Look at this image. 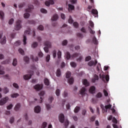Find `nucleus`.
<instances>
[{
	"label": "nucleus",
	"instance_id": "obj_1",
	"mask_svg": "<svg viewBox=\"0 0 128 128\" xmlns=\"http://www.w3.org/2000/svg\"><path fill=\"white\" fill-rule=\"evenodd\" d=\"M66 60H70V58H78V56H79V58H77V62H82V54L80 53H74L70 56V52H66Z\"/></svg>",
	"mask_w": 128,
	"mask_h": 128
},
{
	"label": "nucleus",
	"instance_id": "obj_2",
	"mask_svg": "<svg viewBox=\"0 0 128 128\" xmlns=\"http://www.w3.org/2000/svg\"><path fill=\"white\" fill-rule=\"evenodd\" d=\"M44 45L46 46L44 48L45 52H48V48H52V43L50 41H46L44 42Z\"/></svg>",
	"mask_w": 128,
	"mask_h": 128
},
{
	"label": "nucleus",
	"instance_id": "obj_3",
	"mask_svg": "<svg viewBox=\"0 0 128 128\" xmlns=\"http://www.w3.org/2000/svg\"><path fill=\"white\" fill-rule=\"evenodd\" d=\"M20 24H22V20H17V22H16V26H15L16 30H20V28H22V26Z\"/></svg>",
	"mask_w": 128,
	"mask_h": 128
},
{
	"label": "nucleus",
	"instance_id": "obj_4",
	"mask_svg": "<svg viewBox=\"0 0 128 128\" xmlns=\"http://www.w3.org/2000/svg\"><path fill=\"white\" fill-rule=\"evenodd\" d=\"M100 78H102V80L104 82H106V80L108 82V80H110V76L106 75L104 76V74H102V76H100Z\"/></svg>",
	"mask_w": 128,
	"mask_h": 128
},
{
	"label": "nucleus",
	"instance_id": "obj_5",
	"mask_svg": "<svg viewBox=\"0 0 128 128\" xmlns=\"http://www.w3.org/2000/svg\"><path fill=\"white\" fill-rule=\"evenodd\" d=\"M8 100V97L6 96L0 100V106H4V104H6V102Z\"/></svg>",
	"mask_w": 128,
	"mask_h": 128
},
{
	"label": "nucleus",
	"instance_id": "obj_6",
	"mask_svg": "<svg viewBox=\"0 0 128 128\" xmlns=\"http://www.w3.org/2000/svg\"><path fill=\"white\" fill-rule=\"evenodd\" d=\"M58 120L60 122L64 124V115L62 114H60L58 116Z\"/></svg>",
	"mask_w": 128,
	"mask_h": 128
},
{
	"label": "nucleus",
	"instance_id": "obj_7",
	"mask_svg": "<svg viewBox=\"0 0 128 128\" xmlns=\"http://www.w3.org/2000/svg\"><path fill=\"white\" fill-rule=\"evenodd\" d=\"M96 64H98V60H96L94 62V60H91L88 63V66H96Z\"/></svg>",
	"mask_w": 128,
	"mask_h": 128
},
{
	"label": "nucleus",
	"instance_id": "obj_8",
	"mask_svg": "<svg viewBox=\"0 0 128 128\" xmlns=\"http://www.w3.org/2000/svg\"><path fill=\"white\" fill-rule=\"evenodd\" d=\"M32 10H34V6L31 4H28V8L26 9L25 12H32Z\"/></svg>",
	"mask_w": 128,
	"mask_h": 128
},
{
	"label": "nucleus",
	"instance_id": "obj_9",
	"mask_svg": "<svg viewBox=\"0 0 128 128\" xmlns=\"http://www.w3.org/2000/svg\"><path fill=\"white\" fill-rule=\"evenodd\" d=\"M49 1H46L45 2V4L46 6H50V4H54V0H48Z\"/></svg>",
	"mask_w": 128,
	"mask_h": 128
},
{
	"label": "nucleus",
	"instance_id": "obj_10",
	"mask_svg": "<svg viewBox=\"0 0 128 128\" xmlns=\"http://www.w3.org/2000/svg\"><path fill=\"white\" fill-rule=\"evenodd\" d=\"M34 88L36 90H40L42 88V85L37 84L34 86Z\"/></svg>",
	"mask_w": 128,
	"mask_h": 128
},
{
	"label": "nucleus",
	"instance_id": "obj_11",
	"mask_svg": "<svg viewBox=\"0 0 128 128\" xmlns=\"http://www.w3.org/2000/svg\"><path fill=\"white\" fill-rule=\"evenodd\" d=\"M89 92L90 94H94L96 92V86H91L89 89Z\"/></svg>",
	"mask_w": 128,
	"mask_h": 128
},
{
	"label": "nucleus",
	"instance_id": "obj_12",
	"mask_svg": "<svg viewBox=\"0 0 128 128\" xmlns=\"http://www.w3.org/2000/svg\"><path fill=\"white\" fill-rule=\"evenodd\" d=\"M34 112L36 114H38L39 112H40V106H36L34 108Z\"/></svg>",
	"mask_w": 128,
	"mask_h": 128
},
{
	"label": "nucleus",
	"instance_id": "obj_13",
	"mask_svg": "<svg viewBox=\"0 0 128 128\" xmlns=\"http://www.w3.org/2000/svg\"><path fill=\"white\" fill-rule=\"evenodd\" d=\"M20 104L18 103L15 106L14 110L16 112H18V110H20Z\"/></svg>",
	"mask_w": 128,
	"mask_h": 128
},
{
	"label": "nucleus",
	"instance_id": "obj_14",
	"mask_svg": "<svg viewBox=\"0 0 128 128\" xmlns=\"http://www.w3.org/2000/svg\"><path fill=\"white\" fill-rule=\"evenodd\" d=\"M44 91H41L40 94H39V96L40 97V98L41 100L40 103L42 104V96H44Z\"/></svg>",
	"mask_w": 128,
	"mask_h": 128
},
{
	"label": "nucleus",
	"instance_id": "obj_15",
	"mask_svg": "<svg viewBox=\"0 0 128 128\" xmlns=\"http://www.w3.org/2000/svg\"><path fill=\"white\" fill-rule=\"evenodd\" d=\"M0 44H5L6 42V36L3 37V38L0 40Z\"/></svg>",
	"mask_w": 128,
	"mask_h": 128
},
{
	"label": "nucleus",
	"instance_id": "obj_16",
	"mask_svg": "<svg viewBox=\"0 0 128 128\" xmlns=\"http://www.w3.org/2000/svg\"><path fill=\"white\" fill-rule=\"evenodd\" d=\"M32 78V74H26L24 76V80H30V78Z\"/></svg>",
	"mask_w": 128,
	"mask_h": 128
},
{
	"label": "nucleus",
	"instance_id": "obj_17",
	"mask_svg": "<svg viewBox=\"0 0 128 128\" xmlns=\"http://www.w3.org/2000/svg\"><path fill=\"white\" fill-rule=\"evenodd\" d=\"M82 84L84 86H90V84L88 82V80L86 79L83 80Z\"/></svg>",
	"mask_w": 128,
	"mask_h": 128
},
{
	"label": "nucleus",
	"instance_id": "obj_18",
	"mask_svg": "<svg viewBox=\"0 0 128 128\" xmlns=\"http://www.w3.org/2000/svg\"><path fill=\"white\" fill-rule=\"evenodd\" d=\"M58 18V16L56 14H54L52 18V20H56Z\"/></svg>",
	"mask_w": 128,
	"mask_h": 128
},
{
	"label": "nucleus",
	"instance_id": "obj_19",
	"mask_svg": "<svg viewBox=\"0 0 128 128\" xmlns=\"http://www.w3.org/2000/svg\"><path fill=\"white\" fill-rule=\"evenodd\" d=\"M70 10H74V5L69 4L68 8V12H70Z\"/></svg>",
	"mask_w": 128,
	"mask_h": 128
},
{
	"label": "nucleus",
	"instance_id": "obj_20",
	"mask_svg": "<svg viewBox=\"0 0 128 128\" xmlns=\"http://www.w3.org/2000/svg\"><path fill=\"white\" fill-rule=\"evenodd\" d=\"M4 13L2 12V10H0V20H4Z\"/></svg>",
	"mask_w": 128,
	"mask_h": 128
},
{
	"label": "nucleus",
	"instance_id": "obj_21",
	"mask_svg": "<svg viewBox=\"0 0 128 128\" xmlns=\"http://www.w3.org/2000/svg\"><path fill=\"white\" fill-rule=\"evenodd\" d=\"M10 92V90L8 89V88L4 87V88L3 89V92L6 94H8Z\"/></svg>",
	"mask_w": 128,
	"mask_h": 128
},
{
	"label": "nucleus",
	"instance_id": "obj_22",
	"mask_svg": "<svg viewBox=\"0 0 128 128\" xmlns=\"http://www.w3.org/2000/svg\"><path fill=\"white\" fill-rule=\"evenodd\" d=\"M68 83L69 84H74V78H71L68 80Z\"/></svg>",
	"mask_w": 128,
	"mask_h": 128
},
{
	"label": "nucleus",
	"instance_id": "obj_23",
	"mask_svg": "<svg viewBox=\"0 0 128 128\" xmlns=\"http://www.w3.org/2000/svg\"><path fill=\"white\" fill-rule=\"evenodd\" d=\"M84 92H86V88H82L80 90V94L82 96H84Z\"/></svg>",
	"mask_w": 128,
	"mask_h": 128
},
{
	"label": "nucleus",
	"instance_id": "obj_24",
	"mask_svg": "<svg viewBox=\"0 0 128 128\" xmlns=\"http://www.w3.org/2000/svg\"><path fill=\"white\" fill-rule=\"evenodd\" d=\"M94 8V3H91V5H89L88 7V10H92V8Z\"/></svg>",
	"mask_w": 128,
	"mask_h": 128
},
{
	"label": "nucleus",
	"instance_id": "obj_25",
	"mask_svg": "<svg viewBox=\"0 0 128 128\" xmlns=\"http://www.w3.org/2000/svg\"><path fill=\"white\" fill-rule=\"evenodd\" d=\"M44 83L46 86H50V81L48 78H46L44 80Z\"/></svg>",
	"mask_w": 128,
	"mask_h": 128
},
{
	"label": "nucleus",
	"instance_id": "obj_26",
	"mask_svg": "<svg viewBox=\"0 0 128 128\" xmlns=\"http://www.w3.org/2000/svg\"><path fill=\"white\" fill-rule=\"evenodd\" d=\"M80 110V106H76L74 110V112H75L76 114Z\"/></svg>",
	"mask_w": 128,
	"mask_h": 128
},
{
	"label": "nucleus",
	"instance_id": "obj_27",
	"mask_svg": "<svg viewBox=\"0 0 128 128\" xmlns=\"http://www.w3.org/2000/svg\"><path fill=\"white\" fill-rule=\"evenodd\" d=\"M56 74V76H60V74H61L60 69L58 68L57 70Z\"/></svg>",
	"mask_w": 128,
	"mask_h": 128
},
{
	"label": "nucleus",
	"instance_id": "obj_28",
	"mask_svg": "<svg viewBox=\"0 0 128 128\" xmlns=\"http://www.w3.org/2000/svg\"><path fill=\"white\" fill-rule=\"evenodd\" d=\"M92 12L93 14H98V12L96 9H92Z\"/></svg>",
	"mask_w": 128,
	"mask_h": 128
},
{
	"label": "nucleus",
	"instance_id": "obj_29",
	"mask_svg": "<svg viewBox=\"0 0 128 128\" xmlns=\"http://www.w3.org/2000/svg\"><path fill=\"white\" fill-rule=\"evenodd\" d=\"M100 68H102V66L100 65V64L98 63L96 66V70L98 72H100Z\"/></svg>",
	"mask_w": 128,
	"mask_h": 128
},
{
	"label": "nucleus",
	"instance_id": "obj_30",
	"mask_svg": "<svg viewBox=\"0 0 128 128\" xmlns=\"http://www.w3.org/2000/svg\"><path fill=\"white\" fill-rule=\"evenodd\" d=\"M102 94L100 92H99L96 95V98H102Z\"/></svg>",
	"mask_w": 128,
	"mask_h": 128
},
{
	"label": "nucleus",
	"instance_id": "obj_31",
	"mask_svg": "<svg viewBox=\"0 0 128 128\" xmlns=\"http://www.w3.org/2000/svg\"><path fill=\"white\" fill-rule=\"evenodd\" d=\"M2 64H10V60H6L5 61H4L1 62Z\"/></svg>",
	"mask_w": 128,
	"mask_h": 128
},
{
	"label": "nucleus",
	"instance_id": "obj_32",
	"mask_svg": "<svg viewBox=\"0 0 128 128\" xmlns=\"http://www.w3.org/2000/svg\"><path fill=\"white\" fill-rule=\"evenodd\" d=\"M16 64H18V61L16 60V58H14L13 60L12 66H16Z\"/></svg>",
	"mask_w": 128,
	"mask_h": 128
},
{
	"label": "nucleus",
	"instance_id": "obj_33",
	"mask_svg": "<svg viewBox=\"0 0 128 128\" xmlns=\"http://www.w3.org/2000/svg\"><path fill=\"white\" fill-rule=\"evenodd\" d=\"M71 75H72V73L70 72H68L66 73V78H70Z\"/></svg>",
	"mask_w": 128,
	"mask_h": 128
},
{
	"label": "nucleus",
	"instance_id": "obj_34",
	"mask_svg": "<svg viewBox=\"0 0 128 128\" xmlns=\"http://www.w3.org/2000/svg\"><path fill=\"white\" fill-rule=\"evenodd\" d=\"M30 14L29 13H25L24 14V18H30Z\"/></svg>",
	"mask_w": 128,
	"mask_h": 128
},
{
	"label": "nucleus",
	"instance_id": "obj_35",
	"mask_svg": "<svg viewBox=\"0 0 128 128\" xmlns=\"http://www.w3.org/2000/svg\"><path fill=\"white\" fill-rule=\"evenodd\" d=\"M19 96L20 94L18 93L14 94H11V98H18V96Z\"/></svg>",
	"mask_w": 128,
	"mask_h": 128
},
{
	"label": "nucleus",
	"instance_id": "obj_36",
	"mask_svg": "<svg viewBox=\"0 0 128 128\" xmlns=\"http://www.w3.org/2000/svg\"><path fill=\"white\" fill-rule=\"evenodd\" d=\"M2 70H4V67H2V66H0V74H4V72Z\"/></svg>",
	"mask_w": 128,
	"mask_h": 128
},
{
	"label": "nucleus",
	"instance_id": "obj_37",
	"mask_svg": "<svg viewBox=\"0 0 128 128\" xmlns=\"http://www.w3.org/2000/svg\"><path fill=\"white\" fill-rule=\"evenodd\" d=\"M92 42L94 44H98V40L96 37H94L92 39Z\"/></svg>",
	"mask_w": 128,
	"mask_h": 128
},
{
	"label": "nucleus",
	"instance_id": "obj_38",
	"mask_svg": "<svg viewBox=\"0 0 128 128\" xmlns=\"http://www.w3.org/2000/svg\"><path fill=\"white\" fill-rule=\"evenodd\" d=\"M18 52H19L20 54H22V56L24 55V50H22V48H19V49H18Z\"/></svg>",
	"mask_w": 128,
	"mask_h": 128
},
{
	"label": "nucleus",
	"instance_id": "obj_39",
	"mask_svg": "<svg viewBox=\"0 0 128 128\" xmlns=\"http://www.w3.org/2000/svg\"><path fill=\"white\" fill-rule=\"evenodd\" d=\"M28 22L30 24H36V21L34 20H28Z\"/></svg>",
	"mask_w": 128,
	"mask_h": 128
},
{
	"label": "nucleus",
	"instance_id": "obj_40",
	"mask_svg": "<svg viewBox=\"0 0 128 128\" xmlns=\"http://www.w3.org/2000/svg\"><path fill=\"white\" fill-rule=\"evenodd\" d=\"M24 62H26L28 64V62L30 60V58H28V57L26 56L24 57Z\"/></svg>",
	"mask_w": 128,
	"mask_h": 128
},
{
	"label": "nucleus",
	"instance_id": "obj_41",
	"mask_svg": "<svg viewBox=\"0 0 128 128\" xmlns=\"http://www.w3.org/2000/svg\"><path fill=\"white\" fill-rule=\"evenodd\" d=\"M70 64L72 68H76V63L74 62H71Z\"/></svg>",
	"mask_w": 128,
	"mask_h": 128
},
{
	"label": "nucleus",
	"instance_id": "obj_42",
	"mask_svg": "<svg viewBox=\"0 0 128 128\" xmlns=\"http://www.w3.org/2000/svg\"><path fill=\"white\" fill-rule=\"evenodd\" d=\"M56 94L57 96H60V90L59 89H57L56 92Z\"/></svg>",
	"mask_w": 128,
	"mask_h": 128
},
{
	"label": "nucleus",
	"instance_id": "obj_43",
	"mask_svg": "<svg viewBox=\"0 0 128 128\" xmlns=\"http://www.w3.org/2000/svg\"><path fill=\"white\" fill-rule=\"evenodd\" d=\"M38 46V42H34L32 44V47L34 48H36Z\"/></svg>",
	"mask_w": 128,
	"mask_h": 128
},
{
	"label": "nucleus",
	"instance_id": "obj_44",
	"mask_svg": "<svg viewBox=\"0 0 128 128\" xmlns=\"http://www.w3.org/2000/svg\"><path fill=\"white\" fill-rule=\"evenodd\" d=\"M68 22L69 24H72L74 22V20H72V16H69V20H68Z\"/></svg>",
	"mask_w": 128,
	"mask_h": 128
},
{
	"label": "nucleus",
	"instance_id": "obj_45",
	"mask_svg": "<svg viewBox=\"0 0 128 128\" xmlns=\"http://www.w3.org/2000/svg\"><path fill=\"white\" fill-rule=\"evenodd\" d=\"M23 42L24 46L26 44V36H24Z\"/></svg>",
	"mask_w": 128,
	"mask_h": 128
},
{
	"label": "nucleus",
	"instance_id": "obj_46",
	"mask_svg": "<svg viewBox=\"0 0 128 128\" xmlns=\"http://www.w3.org/2000/svg\"><path fill=\"white\" fill-rule=\"evenodd\" d=\"M48 126V123L46 122H44L42 123V128H46V126Z\"/></svg>",
	"mask_w": 128,
	"mask_h": 128
},
{
	"label": "nucleus",
	"instance_id": "obj_47",
	"mask_svg": "<svg viewBox=\"0 0 128 128\" xmlns=\"http://www.w3.org/2000/svg\"><path fill=\"white\" fill-rule=\"evenodd\" d=\"M64 124L65 128H68L69 124L68 120H66L64 123Z\"/></svg>",
	"mask_w": 128,
	"mask_h": 128
},
{
	"label": "nucleus",
	"instance_id": "obj_48",
	"mask_svg": "<svg viewBox=\"0 0 128 128\" xmlns=\"http://www.w3.org/2000/svg\"><path fill=\"white\" fill-rule=\"evenodd\" d=\"M89 30H90V34H96V32H94V30H93L92 28L89 27Z\"/></svg>",
	"mask_w": 128,
	"mask_h": 128
},
{
	"label": "nucleus",
	"instance_id": "obj_49",
	"mask_svg": "<svg viewBox=\"0 0 128 128\" xmlns=\"http://www.w3.org/2000/svg\"><path fill=\"white\" fill-rule=\"evenodd\" d=\"M73 26L76 28H78V22H75L73 23Z\"/></svg>",
	"mask_w": 128,
	"mask_h": 128
},
{
	"label": "nucleus",
	"instance_id": "obj_50",
	"mask_svg": "<svg viewBox=\"0 0 128 128\" xmlns=\"http://www.w3.org/2000/svg\"><path fill=\"white\" fill-rule=\"evenodd\" d=\"M58 54V58H62V52H60V50H59L57 54Z\"/></svg>",
	"mask_w": 128,
	"mask_h": 128
},
{
	"label": "nucleus",
	"instance_id": "obj_51",
	"mask_svg": "<svg viewBox=\"0 0 128 128\" xmlns=\"http://www.w3.org/2000/svg\"><path fill=\"white\" fill-rule=\"evenodd\" d=\"M31 58H32V60L34 62H38V57L36 56L35 58H34V56H31Z\"/></svg>",
	"mask_w": 128,
	"mask_h": 128
},
{
	"label": "nucleus",
	"instance_id": "obj_52",
	"mask_svg": "<svg viewBox=\"0 0 128 128\" xmlns=\"http://www.w3.org/2000/svg\"><path fill=\"white\" fill-rule=\"evenodd\" d=\"M40 12H42V14H46V13L48 12V11H47L46 9H44V8H42V9L40 10Z\"/></svg>",
	"mask_w": 128,
	"mask_h": 128
},
{
	"label": "nucleus",
	"instance_id": "obj_53",
	"mask_svg": "<svg viewBox=\"0 0 128 128\" xmlns=\"http://www.w3.org/2000/svg\"><path fill=\"white\" fill-rule=\"evenodd\" d=\"M103 92H104V96H108V91L106 90H104Z\"/></svg>",
	"mask_w": 128,
	"mask_h": 128
},
{
	"label": "nucleus",
	"instance_id": "obj_54",
	"mask_svg": "<svg viewBox=\"0 0 128 128\" xmlns=\"http://www.w3.org/2000/svg\"><path fill=\"white\" fill-rule=\"evenodd\" d=\"M92 60V57L90 56H88L85 58L86 62H88V60Z\"/></svg>",
	"mask_w": 128,
	"mask_h": 128
},
{
	"label": "nucleus",
	"instance_id": "obj_55",
	"mask_svg": "<svg viewBox=\"0 0 128 128\" xmlns=\"http://www.w3.org/2000/svg\"><path fill=\"white\" fill-rule=\"evenodd\" d=\"M15 46H20V41L18 40L16 41L15 43H14Z\"/></svg>",
	"mask_w": 128,
	"mask_h": 128
},
{
	"label": "nucleus",
	"instance_id": "obj_56",
	"mask_svg": "<svg viewBox=\"0 0 128 128\" xmlns=\"http://www.w3.org/2000/svg\"><path fill=\"white\" fill-rule=\"evenodd\" d=\"M104 108L106 110H108V108H112V104H109L108 105L105 106Z\"/></svg>",
	"mask_w": 128,
	"mask_h": 128
},
{
	"label": "nucleus",
	"instance_id": "obj_57",
	"mask_svg": "<svg viewBox=\"0 0 128 128\" xmlns=\"http://www.w3.org/2000/svg\"><path fill=\"white\" fill-rule=\"evenodd\" d=\"M30 29H28V30H26L24 32V34L26 36V34H30Z\"/></svg>",
	"mask_w": 128,
	"mask_h": 128
},
{
	"label": "nucleus",
	"instance_id": "obj_58",
	"mask_svg": "<svg viewBox=\"0 0 128 128\" xmlns=\"http://www.w3.org/2000/svg\"><path fill=\"white\" fill-rule=\"evenodd\" d=\"M50 56L48 54L46 57V60L48 62H50Z\"/></svg>",
	"mask_w": 128,
	"mask_h": 128
},
{
	"label": "nucleus",
	"instance_id": "obj_59",
	"mask_svg": "<svg viewBox=\"0 0 128 128\" xmlns=\"http://www.w3.org/2000/svg\"><path fill=\"white\" fill-rule=\"evenodd\" d=\"M13 86L14 88H17V89H18V88H20L18 86V84H16V83H14L13 84Z\"/></svg>",
	"mask_w": 128,
	"mask_h": 128
},
{
	"label": "nucleus",
	"instance_id": "obj_60",
	"mask_svg": "<svg viewBox=\"0 0 128 128\" xmlns=\"http://www.w3.org/2000/svg\"><path fill=\"white\" fill-rule=\"evenodd\" d=\"M12 106H14V105H12V104H10L9 106H7V110H12Z\"/></svg>",
	"mask_w": 128,
	"mask_h": 128
},
{
	"label": "nucleus",
	"instance_id": "obj_61",
	"mask_svg": "<svg viewBox=\"0 0 128 128\" xmlns=\"http://www.w3.org/2000/svg\"><path fill=\"white\" fill-rule=\"evenodd\" d=\"M14 18L10 19L8 22L9 24H14Z\"/></svg>",
	"mask_w": 128,
	"mask_h": 128
},
{
	"label": "nucleus",
	"instance_id": "obj_62",
	"mask_svg": "<svg viewBox=\"0 0 128 128\" xmlns=\"http://www.w3.org/2000/svg\"><path fill=\"white\" fill-rule=\"evenodd\" d=\"M14 122V117H11L10 118V124H13Z\"/></svg>",
	"mask_w": 128,
	"mask_h": 128
},
{
	"label": "nucleus",
	"instance_id": "obj_63",
	"mask_svg": "<svg viewBox=\"0 0 128 128\" xmlns=\"http://www.w3.org/2000/svg\"><path fill=\"white\" fill-rule=\"evenodd\" d=\"M25 5H26V4L24 2H22L19 4L18 7L20 8H23Z\"/></svg>",
	"mask_w": 128,
	"mask_h": 128
},
{
	"label": "nucleus",
	"instance_id": "obj_64",
	"mask_svg": "<svg viewBox=\"0 0 128 128\" xmlns=\"http://www.w3.org/2000/svg\"><path fill=\"white\" fill-rule=\"evenodd\" d=\"M89 24L91 28H94V22H92V21H90Z\"/></svg>",
	"mask_w": 128,
	"mask_h": 128
}]
</instances>
